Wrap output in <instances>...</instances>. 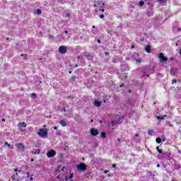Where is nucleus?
I'll use <instances>...</instances> for the list:
<instances>
[{
    "instance_id": "obj_1",
    "label": "nucleus",
    "mask_w": 181,
    "mask_h": 181,
    "mask_svg": "<svg viewBox=\"0 0 181 181\" xmlns=\"http://www.w3.org/2000/svg\"><path fill=\"white\" fill-rule=\"evenodd\" d=\"M104 5V2L102 1H94L93 6L95 8V13H98V12H105Z\"/></svg>"
},
{
    "instance_id": "obj_2",
    "label": "nucleus",
    "mask_w": 181,
    "mask_h": 181,
    "mask_svg": "<svg viewBox=\"0 0 181 181\" xmlns=\"http://www.w3.org/2000/svg\"><path fill=\"white\" fill-rule=\"evenodd\" d=\"M76 169L79 172H86L87 170V165L84 163H81L76 165Z\"/></svg>"
},
{
    "instance_id": "obj_3",
    "label": "nucleus",
    "mask_w": 181,
    "mask_h": 181,
    "mask_svg": "<svg viewBox=\"0 0 181 181\" xmlns=\"http://www.w3.org/2000/svg\"><path fill=\"white\" fill-rule=\"evenodd\" d=\"M163 158V159H166L167 160H172V151H168L162 153Z\"/></svg>"
},
{
    "instance_id": "obj_4",
    "label": "nucleus",
    "mask_w": 181,
    "mask_h": 181,
    "mask_svg": "<svg viewBox=\"0 0 181 181\" xmlns=\"http://www.w3.org/2000/svg\"><path fill=\"white\" fill-rule=\"evenodd\" d=\"M37 134L41 138H46L47 136V130L46 129H40Z\"/></svg>"
},
{
    "instance_id": "obj_5",
    "label": "nucleus",
    "mask_w": 181,
    "mask_h": 181,
    "mask_svg": "<svg viewBox=\"0 0 181 181\" xmlns=\"http://www.w3.org/2000/svg\"><path fill=\"white\" fill-rule=\"evenodd\" d=\"M67 46L62 45L59 47V52L61 54H66L67 53Z\"/></svg>"
},
{
    "instance_id": "obj_6",
    "label": "nucleus",
    "mask_w": 181,
    "mask_h": 181,
    "mask_svg": "<svg viewBox=\"0 0 181 181\" xmlns=\"http://www.w3.org/2000/svg\"><path fill=\"white\" fill-rule=\"evenodd\" d=\"M158 59L160 62L163 63L165 62H168V58L163 55V53H160L158 56Z\"/></svg>"
},
{
    "instance_id": "obj_7",
    "label": "nucleus",
    "mask_w": 181,
    "mask_h": 181,
    "mask_svg": "<svg viewBox=\"0 0 181 181\" xmlns=\"http://www.w3.org/2000/svg\"><path fill=\"white\" fill-rule=\"evenodd\" d=\"M47 158H54L56 156V151L51 150L47 153Z\"/></svg>"
},
{
    "instance_id": "obj_8",
    "label": "nucleus",
    "mask_w": 181,
    "mask_h": 181,
    "mask_svg": "<svg viewBox=\"0 0 181 181\" xmlns=\"http://www.w3.org/2000/svg\"><path fill=\"white\" fill-rule=\"evenodd\" d=\"M16 146L19 151H21V152H23L25 151V145H23V144L22 143L16 144Z\"/></svg>"
},
{
    "instance_id": "obj_9",
    "label": "nucleus",
    "mask_w": 181,
    "mask_h": 181,
    "mask_svg": "<svg viewBox=\"0 0 181 181\" xmlns=\"http://www.w3.org/2000/svg\"><path fill=\"white\" fill-rule=\"evenodd\" d=\"M90 134L93 136H97V135H98V130L96 129H90Z\"/></svg>"
},
{
    "instance_id": "obj_10",
    "label": "nucleus",
    "mask_w": 181,
    "mask_h": 181,
    "mask_svg": "<svg viewBox=\"0 0 181 181\" xmlns=\"http://www.w3.org/2000/svg\"><path fill=\"white\" fill-rule=\"evenodd\" d=\"M64 169H66V168L64 167H62V165H59L57 167V168L56 169L55 172L59 173V172H64Z\"/></svg>"
},
{
    "instance_id": "obj_11",
    "label": "nucleus",
    "mask_w": 181,
    "mask_h": 181,
    "mask_svg": "<svg viewBox=\"0 0 181 181\" xmlns=\"http://www.w3.org/2000/svg\"><path fill=\"white\" fill-rule=\"evenodd\" d=\"M65 180L66 181H68V180L73 181V173H71L69 177H68V176L65 177Z\"/></svg>"
},
{
    "instance_id": "obj_12",
    "label": "nucleus",
    "mask_w": 181,
    "mask_h": 181,
    "mask_svg": "<svg viewBox=\"0 0 181 181\" xmlns=\"http://www.w3.org/2000/svg\"><path fill=\"white\" fill-rule=\"evenodd\" d=\"M93 104L95 107H100V105H101V102L98 101V100H95L93 102Z\"/></svg>"
},
{
    "instance_id": "obj_13",
    "label": "nucleus",
    "mask_w": 181,
    "mask_h": 181,
    "mask_svg": "<svg viewBox=\"0 0 181 181\" xmlns=\"http://www.w3.org/2000/svg\"><path fill=\"white\" fill-rule=\"evenodd\" d=\"M60 125H62V127H66L67 125V122H66V121L64 120H61L59 122Z\"/></svg>"
},
{
    "instance_id": "obj_14",
    "label": "nucleus",
    "mask_w": 181,
    "mask_h": 181,
    "mask_svg": "<svg viewBox=\"0 0 181 181\" xmlns=\"http://www.w3.org/2000/svg\"><path fill=\"white\" fill-rule=\"evenodd\" d=\"M145 50L147 53H151V47L149 45H146L145 47Z\"/></svg>"
},
{
    "instance_id": "obj_15",
    "label": "nucleus",
    "mask_w": 181,
    "mask_h": 181,
    "mask_svg": "<svg viewBox=\"0 0 181 181\" xmlns=\"http://www.w3.org/2000/svg\"><path fill=\"white\" fill-rule=\"evenodd\" d=\"M147 15H148V16H152V15H153V10L150 9L149 11H147Z\"/></svg>"
},
{
    "instance_id": "obj_16",
    "label": "nucleus",
    "mask_w": 181,
    "mask_h": 181,
    "mask_svg": "<svg viewBox=\"0 0 181 181\" xmlns=\"http://www.w3.org/2000/svg\"><path fill=\"white\" fill-rule=\"evenodd\" d=\"M18 127H20L21 128H22V127H23L24 128H26V124L25 122H20L18 124Z\"/></svg>"
},
{
    "instance_id": "obj_17",
    "label": "nucleus",
    "mask_w": 181,
    "mask_h": 181,
    "mask_svg": "<svg viewBox=\"0 0 181 181\" xmlns=\"http://www.w3.org/2000/svg\"><path fill=\"white\" fill-rule=\"evenodd\" d=\"M166 117H168V115H164L163 116H158L157 119H165V118H166Z\"/></svg>"
},
{
    "instance_id": "obj_18",
    "label": "nucleus",
    "mask_w": 181,
    "mask_h": 181,
    "mask_svg": "<svg viewBox=\"0 0 181 181\" xmlns=\"http://www.w3.org/2000/svg\"><path fill=\"white\" fill-rule=\"evenodd\" d=\"M12 178V180H14V181H18L19 180V177H17L16 175H13L11 177Z\"/></svg>"
},
{
    "instance_id": "obj_19",
    "label": "nucleus",
    "mask_w": 181,
    "mask_h": 181,
    "mask_svg": "<svg viewBox=\"0 0 181 181\" xmlns=\"http://www.w3.org/2000/svg\"><path fill=\"white\" fill-rule=\"evenodd\" d=\"M134 60H136V62L137 63H142V59L141 58H134Z\"/></svg>"
},
{
    "instance_id": "obj_20",
    "label": "nucleus",
    "mask_w": 181,
    "mask_h": 181,
    "mask_svg": "<svg viewBox=\"0 0 181 181\" xmlns=\"http://www.w3.org/2000/svg\"><path fill=\"white\" fill-rule=\"evenodd\" d=\"M33 155H39L40 153V150L36 151H32Z\"/></svg>"
},
{
    "instance_id": "obj_21",
    "label": "nucleus",
    "mask_w": 181,
    "mask_h": 181,
    "mask_svg": "<svg viewBox=\"0 0 181 181\" xmlns=\"http://www.w3.org/2000/svg\"><path fill=\"white\" fill-rule=\"evenodd\" d=\"M156 142H157V144H160V142H162V139L160 138H156Z\"/></svg>"
},
{
    "instance_id": "obj_22",
    "label": "nucleus",
    "mask_w": 181,
    "mask_h": 181,
    "mask_svg": "<svg viewBox=\"0 0 181 181\" xmlns=\"http://www.w3.org/2000/svg\"><path fill=\"white\" fill-rule=\"evenodd\" d=\"M156 149H157V152H158V153H163L162 149L159 148V146H157Z\"/></svg>"
},
{
    "instance_id": "obj_23",
    "label": "nucleus",
    "mask_w": 181,
    "mask_h": 181,
    "mask_svg": "<svg viewBox=\"0 0 181 181\" xmlns=\"http://www.w3.org/2000/svg\"><path fill=\"white\" fill-rule=\"evenodd\" d=\"M107 134H105V132H102L101 133V138H106Z\"/></svg>"
},
{
    "instance_id": "obj_24",
    "label": "nucleus",
    "mask_w": 181,
    "mask_h": 181,
    "mask_svg": "<svg viewBox=\"0 0 181 181\" xmlns=\"http://www.w3.org/2000/svg\"><path fill=\"white\" fill-rule=\"evenodd\" d=\"M36 13H37V15H40V14L42 13V10L37 8V11H36Z\"/></svg>"
},
{
    "instance_id": "obj_25",
    "label": "nucleus",
    "mask_w": 181,
    "mask_h": 181,
    "mask_svg": "<svg viewBox=\"0 0 181 181\" xmlns=\"http://www.w3.org/2000/svg\"><path fill=\"white\" fill-rule=\"evenodd\" d=\"M145 5V2L144 1H139V6H144Z\"/></svg>"
},
{
    "instance_id": "obj_26",
    "label": "nucleus",
    "mask_w": 181,
    "mask_h": 181,
    "mask_svg": "<svg viewBox=\"0 0 181 181\" xmlns=\"http://www.w3.org/2000/svg\"><path fill=\"white\" fill-rule=\"evenodd\" d=\"M115 124H117V122L115 121H112V124L109 125V127H114V125H115Z\"/></svg>"
},
{
    "instance_id": "obj_27",
    "label": "nucleus",
    "mask_w": 181,
    "mask_h": 181,
    "mask_svg": "<svg viewBox=\"0 0 181 181\" xmlns=\"http://www.w3.org/2000/svg\"><path fill=\"white\" fill-rule=\"evenodd\" d=\"M122 67H124L125 68V71H128V70H129V68L128 67V66H127V65H124V66H122Z\"/></svg>"
},
{
    "instance_id": "obj_28",
    "label": "nucleus",
    "mask_w": 181,
    "mask_h": 181,
    "mask_svg": "<svg viewBox=\"0 0 181 181\" xmlns=\"http://www.w3.org/2000/svg\"><path fill=\"white\" fill-rule=\"evenodd\" d=\"M153 130L151 129L148 131V135H150L151 136V135H153Z\"/></svg>"
},
{
    "instance_id": "obj_29",
    "label": "nucleus",
    "mask_w": 181,
    "mask_h": 181,
    "mask_svg": "<svg viewBox=\"0 0 181 181\" xmlns=\"http://www.w3.org/2000/svg\"><path fill=\"white\" fill-rule=\"evenodd\" d=\"M148 176H155V175H153V173H152V172H151V171H149V172H148Z\"/></svg>"
},
{
    "instance_id": "obj_30",
    "label": "nucleus",
    "mask_w": 181,
    "mask_h": 181,
    "mask_svg": "<svg viewBox=\"0 0 181 181\" xmlns=\"http://www.w3.org/2000/svg\"><path fill=\"white\" fill-rule=\"evenodd\" d=\"M31 97H32L33 98H36V93H32V94H31Z\"/></svg>"
},
{
    "instance_id": "obj_31",
    "label": "nucleus",
    "mask_w": 181,
    "mask_h": 181,
    "mask_svg": "<svg viewBox=\"0 0 181 181\" xmlns=\"http://www.w3.org/2000/svg\"><path fill=\"white\" fill-rule=\"evenodd\" d=\"M70 16H71V13H67L66 14V18H70Z\"/></svg>"
},
{
    "instance_id": "obj_32",
    "label": "nucleus",
    "mask_w": 181,
    "mask_h": 181,
    "mask_svg": "<svg viewBox=\"0 0 181 181\" xmlns=\"http://www.w3.org/2000/svg\"><path fill=\"white\" fill-rule=\"evenodd\" d=\"M56 135H58V136L62 135V132L57 131V132H56Z\"/></svg>"
},
{
    "instance_id": "obj_33",
    "label": "nucleus",
    "mask_w": 181,
    "mask_h": 181,
    "mask_svg": "<svg viewBox=\"0 0 181 181\" xmlns=\"http://www.w3.org/2000/svg\"><path fill=\"white\" fill-rule=\"evenodd\" d=\"M4 145H5L6 146H11V144H9L8 142H5V143H4Z\"/></svg>"
},
{
    "instance_id": "obj_34",
    "label": "nucleus",
    "mask_w": 181,
    "mask_h": 181,
    "mask_svg": "<svg viewBox=\"0 0 181 181\" xmlns=\"http://www.w3.org/2000/svg\"><path fill=\"white\" fill-rule=\"evenodd\" d=\"M157 2H166V0H157Z\"/></svg>"
},
{
    "instance_id": "obj_35",
    "label": "nucleus",
    "mask_w": 181,
    "mask_h": 181,
    "mask_svg": "<svg viewBox=\"0 0 181 181\" xmlns=\"http://www.w3.org/2000/svg\"><path fill=\"white\" fill-rule=\"evenodd\" d=\"M138 56V53L134 52L133 54V57H136Z\"/></svg>"
},
{
    "instance_id": "obj_36",
    "label": "nucleus",
    "mask_w": 181,
    "mask_h": 181,
    "mask_svg": "<svg viewBox=\"0 0 181 181\" xmlns=\"http://www.w3.org/2000/svg\"><path fill=\"white\" fill-rule=\"evenodd\" d=\"M176 82H177L176 79H173V80L172 81V84H175V83H176Z\"/></svg>"
},
{
    "instance_id": "obj_37",
    "label": "nucleus",
    "mask_w": 181,
    "mask_h": 181,
    "mask_svg": "<svg viewBox=\"0 0 181 181\" xmlns=\"http://www.w3.org/2000/svg\"><path fill=\"white\" fill-rule=\"evenodd\" d=\"M104 16H104L103 14L100 15V18L101 19H103Z\"/></svg>"
},
{
    "instance_id": "obj_38",
    "label": "nucleus",
    "mask_w": 181,
    "mask_h": 181,
    "mask_svg": "<svg viewBox=\"0 0 181 181\" xmlns=\"http://www.w3.org/2000/svg\"><path fill=\"white\" fill-rule=\"evenodd\" d=\"M71 79H72V80H76V76H71Z\"/></svg>"
},
{
    "instance_id": "obj_39",
    "label": "nucleus",
    "mask_w": 181,
    "mask_h": 181,
    "mask_svg": "<svg viewBox=\"0 0 181 181\" xmlns=\"http://www.w3.org/2000/svg\"><path fill=\"white\" fill-rule=\"evenodd\" d=\"M112 168H117V165L112 164Z\"/></svg>"
},
{
    "instance_id": "obj_40",
    "label": "nucleus",
    "mask_w": 181,
    "mask_h": 181,
    "mask_svg": "<svg viewBox=\"0 0 181 181\" xmlns=\"http://www.w3.org/2000/svg\"><path fill=\"white\" fill-rule=\"evenodd\" d=\"M108 172H110V170H105V171H104V173H105V175H107V173H108Z\"/></svg>"
},
{
    "instance_id": "obj_41",
    "label": "nucleus",
    "mask_w": 181,
    "mask_h": 181,
    "mask_svg": "<svg viewBox=\"0 0 181 181\" xmlns=\"http://www.w3.org/2000/svg\"><path fill=\"white\" fill-rule=\"evenodd\" d=\"M87 59H88V60H91V59H92V57H91V56H90V57H87Z\"/></svg>"
},
{
    "instance_id": "obj_42",
    "label": "nucleus",
    "mask_w": 181,
    "mask_h": 181,
    "mask_svg": "<svg viewBox=\"0 0 181 181\" xmlns=\"http://www.w3.org/2000/svg\"><path fill=\"white\" fill-rule=\"evenodd\" d=\"M11 149H13V146H8Z\"/></svg>"
},
{
    "instance_id": "obj_43",
    "label": "nucleus",
    "mask_w": 181,
    "mask_h": 181,
    "mask_svg": "<svg viewBox=\"0 0 181 181\" xmlns=\"http://www.w3.org/2000/svg\"><path fill=\"white\" fill-rule=\"evenodd\" d=\"M98 43H101V40L98 39Z\"/></svg>"
},
{
    "instance_id": "obj_44",
    "label": "nucleus",
    "mask_w": 181,
    "mask_h": 181,
    "mask_svg": "<svg viewBox=\"0 0 181 181\" xmlns=\"http://www.w3.org/2000/svg\"><path fill=\"white\" fill-rule=\"evenodd\" d=\"M25 130L23 129H21V132H25Z\"/></svg>"
},
{
    "instance_id": "obj_45",
    "label": "nucleus",
    "mask_w": 181,
    "mask_h": 181,
    "mask_svg": "<svg viewBox=\"0 0 181 181\" xmlns=\"http://www.w3.org/2000/svg\"><path fill=\"white\" fill-rule=\"evenodd\" d=\"M13 176H17L18 177H19V175H18V173H16V175H13Z\"/></svg>"
},
{
    "instance_id": "obj_46",
    "label": "nucleus",
    "mask_w": 181,
    "mask_h": 181,
    "mask_svg": "<svg viewBox=\"0 0 181 181\" xmlns=\"http://www.w3.org/2000/svg\"><path fill=\"white\" fill-rule=\"evenodd\" d=\"M30 173H29V172L28 173H27V176H28V177H30Z\"/></svg>"
},
{
    "instance_id": "obj_47",
    "label": "nucleus",
    "mask_w": 181,
    "mask_h": 181,
    "mask_svg": "<svg viewBox=\"0 0 181 181\" xmlns=\"http://www.w3.org/2000/svg\"><path fill=\"white\" fill-rule=\"evenodd\" d=\"M21 56H23V57H26V54H22Z\"/></svg>"
},
{
    "instance_id": "obj_48",
    "label": "nucleus",
    "mask_w": 181,
    "mask_h": 181,
    "mask_svg": "<svg viewBox=\"0 0 181 181\" xmlns=\"http://www.w3.org/2000/svg\"><path fill=\"white\" fill-rule=\"evenodd\" d=\"M30 180H33V177H30Z\"/></svg>"
},
{
    "instance_id": "obj_49",
    "label": "nucleus",
    "mask_w": 181,
    "mask_h": 181,
    "mask_svg": "<svg viewBox=\"0 0 181 181\" xmlns=\"http://www.w3.org/2000/svg\"><path fill=\"white\" fill-rule=\"evenodd\" d=\"M64 33H65L66 35H67L68 31H67V30H65V31H64Z\"/></svg>"
},
{
    "instance_id": "obj_50",
    "label": "nucleus",
    "mask_w": 181,
    "mask_h": 181,
    "mask_svg": "<svg viewBox=\"0 0 181 181\" xmlns=\"http://www.w3.org/2000/svg\"><path fill=\"white\" fill-rule=\"evenodd\" d=\"M105 54L107 56V55L110 54V53L105 52Z\"/></svg>"
},
{
    "instance_id": "obj_51",
    "label": "nucleus",
    "mask_w": 181,
    "mask_h": 181,
    "mask_svg": "<svg viewBox=\"0 0 181 181\" xmlns=\"http://www.w3.org/2000/svg\"><path fill=\"white\" fill-rule=\"evenodd\" d=\"M54 129H57V126L54 127Z\"/></svg>"
},
{
    "instance_id": "obj_52",
    "label": "nucleus",
    "mask_w": 181,
    "mask_h": 181,
    "mask_svg": "<svg viewBox=\"0 0 181 181\" xmlns=\"http://www.w3.org/2000/svg\"><path fill=\"white\" fill-rule=\"evenodd\" d=\"M14 172H18V168H16V169L14 170Z\"/></svg>"
},
{
    "instance_id": "obj_53",
    "label": "nucleus",
    "mask_w": 181,
    "mask_h": 181,
    "mask_svg": "<svg viewBox=\"0 0 181 181\" xmlns=\"http://www.w3.org/2000/svg\"><path fill=\"white\" fill-rule=\"evenodd\" d=\"M157 168H160V165L158 164Z\"/></svg>"
},
{
    "instance_id": "obj_54",
    "label": "nucleus",
    "mask_w": 181,
    "mask_h": 181,
    "mask_svg": "<svg viewBox=\"0 0 181 181\" xmlns=\"http://www.w3.org/2000/svg\"><path fill=\"white\" fill-rule=\"evenodd\" d=\"M118 142H121V139H117Z\"/></svg>"
},
{
    "instance_id": "obj_55",
    "label": "nucleus",
    "mask_w": 181,
    "mask_h": 181,
    "mask_svg": "<svg viewBox=\"0 0 181 181\" xmlns=\"http://www.w3.org/2000/svg\"><path fill=\"white\" fill-rule=\"evenodd\" d=\"M135 136H136V137L139 136L138 134H135Z\"/></svg>"
},
{
    "instance_id": "obj_56",
    "label": "nucleus",
    "mask_w": 181,
    "mask_h": 181,
    "mask_svg": "<svg viewBox=\"0 0 181 181\" xmlns=\"http://www.w3.org/2000/svg\"><path fill=\"white\" fill-rule=\"evenodd\" d=\"M49 37H50L51 39H53V36H52V35H50Z\"/></svg>"
},
{
    "instance_id": "obj_57",
    "label": "nucleus",
    "mask_w": 181,
    "mask_h": 181,
    "mask_svg": "<svg viewBox=\"0 0 181 181\" xmlns=\"http://www.w3.org/2000/svg\"><path fill=\"white\" fill-rule=\"evenodd\" d=\"M35 160L33 158L31 159V162H33Z\"/></svg>"
},
{
    "instance_id": "obj_58",
    "label": "nucleus",
    "mask_w": 181,
    "mask_h": 181,
    "mask_svg": "<svg viewBox=\"0 0 181 181\" xmlns=\"http://www.w3.org/2000/svg\"><path fill=\"white\" fill-rule=\"evenodd\" d=\"M180 54L181 55V49H180Z\"/></svg>"
},
{
    "instance_id": "obj_59",
    "label": "nucleus",
    "mask_w": 181,
    "mask_h": 181,
    "mask_svg": "<svg viewBox=\"0 0 181 181\" xmlns=\"http://www.w3.org/2000/svg\"><path fill=\"white\" fill-rule=\"evenodd\" d=\"M0 145H2V141H0Z\"/></svg>"
},
{
    "instance_id": "obj_60",
    "label": "nucleus",
    "mask_w": 181,
    "mask_h": 181,
    "mask_svg": "<svg viewBox=\"0 0 181 181\" xmlns=\"http://www.w3.org/2000/svg\"><path fill=\"white\" fill-rule=\"evenodd\" d=\"M146 77H149V75H146Z\"/></svg>"
},
{
    "instance_id": "obj_61",
    "label": "nucleus",
    "mask_w": 181,
    "mask_h": 181,
    "mask_svg": "<svg viewBox=\"0 0 181 181\" xmlns=\"http://www.w3.org/2000/svg\"><path fill=\"white\" fill-rule=\"evenodd\" d=\"M6 40H9V37H7V38H6Z\"/></svg>"
},
{
    "instance_id": "obj_62",
    "label": "nucleus",
    "mask_w": 181,
    "mask_h": 181,
    "mask_svg": "<svg viewBox=\"0 0 181 181\" xmlns=\"http://www.w3.org/2000/svg\"><path fill=\"white\" fill-rule=\"evenodd\" d=\"M92 28H95V26L93 25Z\"/></svg>"
},
{
    "instance_id": "obj_63",
    "label": "nucleus",
    "mask_w": 181,
    "mask_h": 181,
    "mask_svg": "<svg viewBox=\"0 0 181 181\" xmlns=\"http://www.w3.org/2000/svg\"><path fill=\"white\" fill-rule=\"evenodd\" d=\"M2 121H5V119H2Z\"/></svg>"
},
{
    "instance_id": "obj_64",
    "label": "nucleus",
    "mask_w": 181,
    "mask_h": 181,
    "mask_svg": "<svg viewBox=\"0 0 181 181\" xmlns=\"http://www.w3.org/2000/svg\"><path fill=\"white\" fill-rule=\"evenodd\" d=\"M172 181H175V180H174V179H173V180H172Z\"/></svg>"
}]
</instances>
